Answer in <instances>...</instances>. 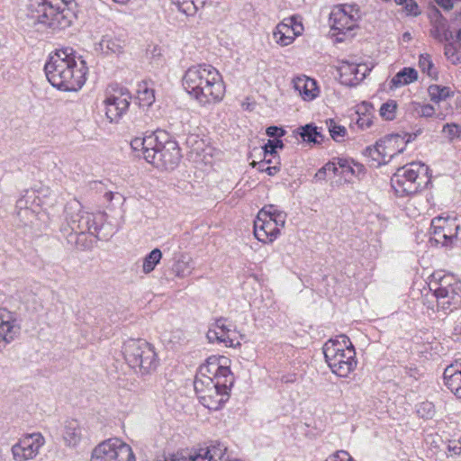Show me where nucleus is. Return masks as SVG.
I'll return each mask as SVG.
<instances>
[{
    "mask_svg": "<svg viewBox=\"0 0 461 461\" xmlns=\"http://www.w3.org/2000/svg\"><path fill=\"white\" fill-rule=\"evenodd\" d=\"M288 24H290L291 26L294 27L296 29V31H300L303 29V26L301 23H297L294 21V18H290L289 19V23H287Z\"/></svg>",
    "mask_w": 461,
    "mask_h": 461,
    "instance_id": "nucleus-62",
    "label": "nucleus"
},
{
    "mask_svg": "<svg viewBox=\"0 0 461 461\" xmlns=\"http://www.w3.org/2000/svg\"><path fill=\"white\" fill-rule=\"evenodd\" d=\"M434 107L430 104H425L421 107V115L424 117H430L434 113Z\"/></svg>",
    "mask_w": 461,
    "mask_h": 461,
    "instance_id": "nucleus-52",
    "label": "nucleus"
},
{
    "mask_svg": "<svg viewBox=\"0 0 461 461\" xmlns=\"http://www.w3.org/2000/svg\"><path fill=\"white\" fill-rule=\"evenodd\" d=\"M74 1L62 0L54 5L48 0H29L26 13L28 26L41 25L52 30H63L69 27L76 18L73 9Z\"/></svg>",
    "mask_w": 461,
    "mask_h": 461,
    "instance_id": "nucleus-3",
    "label": "nucleus"
},
{
    "mask_svg": "<svg viewBox=\"0 0 461 461\" xmlns=\"http://www.w3.org/2000/svg\"><path fill=\"white\" fill-rule=\"evenodd\" d=\"M411 4L406 5L405 8L409 13L413 14L414 15H417L419 14V12H418L419 6L415 2H413L412 0H411Z\"/></svg>",
    "mask_w": 461,
    "mask_h": 461,
    "instance_id": "nucleus-56",
    "label": "nucleus"
},
{
    "mask_svg": "<svg viewBox=\"0 0 461 461\" xmlns=\"http://www.w3.org/2000/svg\"><path fill=\"white\" fill-rule=\"evenodd\" d=\"M396 108V102L394 100H389L382 104L380 108V115L387 121L393 120L395 117Z\"/></svg>",
    "mask_w": 461,
    "mask_h": 461,
    "instance_id": "nucleus-37",
    "label": "nucleus"
},
{
    "mask_svg": "<svg viewBox=\"0 0 461 461\" xmlns=\"http://www.w3.org/2000/svg\"><path fill=\"white\" fill-rule=\"evenodd\" d=\"M286 216V213L285 212H282L276 213V215L271 218L270 220L273 221V222H275V225L277 226V228L279 229V227L283 228L285 226Z\"/></svg>",
    "mask_w": 461,
    "mask_h": 461,
    "instance_id": "nucleus-47",
    "label": "nucleus"
},
{
    "mask_svg": "<svg viewBox=\"0 0 461 461\" xmlns=\"http://www.w3.org/2000/svg\"><path fill=\"white\" fill-rule=\"evenodd\" d=\"M431 23L433 25L431 34L436 40H438L440 37L443 31L447 28V21L446 18L443 17V15L438 9H435L431 15Z\"/></svg>",
    "mask_w": 461,
    "mask_h": 461,
    "instance_id": "nucleus-32",
    "label": "nucleus"
},
{
    "mask_svg": "<svg viewBox=\"0 0 461 461\" xmlns=\"http://www.w3.org/2000/svg\"><path fill=\"white\" fill-rule=\"evenodd\" d=\"M122 354L131 368H139L142 374L155 370L158 365L154 347L144 339H128L122 347Z\"/></svg>",
    "mask_w": 461,
    "mask_h": 461,
    "instance_id": "nucleus-5",
    "label": "nucleus"
},
{
    "mask_svg": "<svg viewBox=\"0 0 461 461\" xmlns=\"http://www.w3.org/2000/svg\"><path fill=\"white\" fill-rule=\"evenodd\" d=\"M445 55L448 58L455 55V50L452 44H448L445 47Z\"/></svg>",
    "mask_w": 461,
    "mask_h": 461,
    "instance_id": "nucleus-58",
    "label": "nucleus"
},
{
    "mask_svg": "<svg viewBox=\"0 0 461 461\" xmlns=\"http://www.w3.org/2000/svg\"><path fill=\"white\" fill-rule=\"evenodd\" d=\"M283 211L277 210L276 206L274 204L265 205L258 214H260L266 218L271 219L276 215L278 212H282Z\"/></svg>",
    "mask_w": 461,
    "mask_h": 461,
    "instance_id": "nucleus-43",
    "label": "nucleus"
},
{
    "mask_svg": "<svg viewBox=\"0 0 461 461\" xmlns=\"http://www.w3.org/2000/svg\"><path fill=\"white\" fill-rule=\"evenodd\" d=\"M326 461H354L347 451L340 450L330 456Z\"/></svg>",
    "mask_w": 461,
    "mask_h": 461,
    "instance_id": "nucleus-44",
    "label": "nucleus"
},
{
    "mask_svg": "<svg viewBox=\"0 0 461 461\" xmlns=\"http://www.w3.org/2000/svg\"><path fill=\"white\" fill-rule=\"evenodd\" d=\"M285 132V130L277 126H270L267 129V134L270 137H281Z\"/></svg>",
    "mask_w": 461,
    "mask_h": 461,
    "instance_id": "nucleus-49",
    "label": "nucleus"
},
{
    "mask_svg": "<svg viewBox=\"0 0 461 461\" xmlns=\"http://www.w3.org/2000/svg\"><path fill=\"white\" fill-rule=\"evenodd\" d=\"M323 354L331 371L339 376L347 377L357 366L354 346L346 335L328 340Z\"/></svg>",
    "mask_w": 461,
    "mask_h": 461,
    "instance_id": "nucleus-4",
    "label": "nucleus"
},
{
    "mask_svg": "<svg viewBox=\"0 0 461 461\" xmlns=\"http://www.w3.org/2000/svg\"><path fill=\"white\" fill-rule=\"evenodd\" d=\"M264 149V158H267V156H271L273 158L277 157L276 149L274 146V142L272 140H268L267 142L263 147Z\"/></svg>",
    "mask_w": 461,
    "mask_h": 461,
    "instance_id": "nucleus-45",
    "label": "nucleus"
},
{
    "mask_svg": "<svg viewBox=\"0 0 461 461\" xmlns=\"http://www.w3.org/2000/svg\"><path fill=\"white\" fill-rule=\"evenodd\" d=\"M193 268L191 258L182 255L172 266V272L177 277H185L191 274Z\"/></svg>",
    "mask_w": 461,
    "mask_h": 461,
    "instance_id": "nucleus-30",
    "label": "nucleus"
},
{
    "mask_svg": "<svg viewBox=\"0 0 461 461\" xmlns=\"http://www.w3.org/2000/svg\"><path fill=\"white\" fill-rule=\"evenodd\" d=\"M329 131L331 138L336 141H339V138H343L347 133L346 128L344 126L336 124L333 120H330Z\"/></svg>",
    "mask_w": 461,
    "mask_h": 461,
    "instance_id": "nucleus-40",
    "label": "nucleus"
},
{
    "mask_svg": "<svg viewBox=\"0 0 461 461\" xmlns=\"http://www.w3.org/2000/svg\"><path fill=\"white\" fill-rule=\"evenodd\" d=\"M419 67L423 73L431 76L430 70L433 68V63L429 54H421L419 59Z\"/></svg>",
    "mask_w": 461,
    "mask_h": 461,
    "instance_id": "nucleus-41",
    "label": "nucleus"
},
{
    "mask_svg": "<svg viewBox=\"0 0 461 461\" xmlns=\"http://www.w3.org/2000/svg\"><path fill=\"white\" fill-rule=\"evenodd\" d=\"M280 233V230L275 222L268 218L258 214L254 221V235L256 239L263 243L275 240Z\"/></svg>",
    "mask_w": 461,
    "mask_h": 461,
    "instance_id": "nucleus-20",
    "label": "nucleus"
},
{
    "mask_svg": "<svg viewBox=\"0 0 461 461\" xmlns=\"http://www.w3.org/2000/svg\"><path fill=\"white\" fill-rule=\"evenodd\" d=\"M443 375L446 386L461 399V364L456 363L447 366Z\"/></svg>",
    "mask_w": 461,
    "mask_h": 461,
    "instance_id": "nucleus-22",
    "label": "nucleus"
},
{
    "mask_svg": "<svg viewBox=\"0 0 461 461\" xmlns=\"http://www.w3.org/2000/svg\"><path fill=\"white\" fill-rule=\"evenodd\" d=\"M443 132H445L450 140L460 137L461 127L456 123H447L443 126Z\"/></svg>",
    "mask_w": 461,
    "mask_h": 461,
    "instance_id": "nucleus-42",
    "label": "nucleus"
},
{
    "mask_svg": "<svg viewBox=\"0 0 461 461\" xmlns=\"http://www.w3.org/2000/svg\"><path fill=\"white\" fill-rule=\"evenodd\" d=\"M81 429L76 420L68 422L65 427L64 440L68 446H77L81 439Z\"/></svg>",
    "mask_w": 461,
    "mask_h": 461,
    "instance_id": "nucleus-29",
    "label": "nucleus"
},
{
    "mask_svg": "<svg viewBox=\"0 0 461 461\" xmlns=\"http://www.w3.org/2000/svg\"><path fill=\"white\" fill-rule=\"evenodd\" d=\"M227 361L228 358L225 357H209L206 362L199 367L197 374L203 376L212 377L215 380L233 377L230 367L226 366Z\"/></svg>",
    "mask_w": 461,
    "mask_h": 461,
    "instance_id": "nucleus-14",
    "label": "nucleus"
},
{
    "mask_svg": "<svg viewBox=\"0 0 461 461\" xmlns=\"http://www.w3.org/2000/svg\"><path fill=\"white\" fill-rule=\"evenodd\" d=\"M342 7L348 14H356L357 15V20L360 18V11L359 8L356 5H339Z\"/></svg>",
    "mask_w": 461,
    "mask_h": 461,
    "instance_id": "nucleus-50",
    "label": "nucleus"
},
{
    "mask_svg": "<svg viewBox=\"0 0 461 461\" xmlns=\"http://www.w3.org/2000/svg\"><path fill=\"white\" fill-rule=\"evenodd\" d=\"M180 12L192 16L203 8L211 0H171Z\"/></svg>",
    "mask_w": 461,
    "mask_h": 461,
    "instance_id": "nucleus-26",
    "label": "nucleus"
},
{
    "mask_svg": "<svg viewBox=\"0 0 461 461\" xmlns=\"http://www.w3.org/2000/svg\"><path fill=\"white\" fill-rule=\"evenodd\" d=\"M447 450L451 456L461 454V441H450L447 446Z\"/></svg>",
    "mask_w": 461,
    "mask_h": 461,
    "instance_id": "nucleus-48",
    "label": "nucleus"
},
{
    "mask_svg": "<svg viewBox=\"0 0 461 461\" xmlns=\"http://www.w3.org/2000/svg\"><path fill=\"white\" fill-rule=\"evenodd\" d=\"M357 15L348 14L342 7L336 6L330 15V23L332 30L338 33L352 31L357 26Z\"/></svg>",
    "mask_w": 461,
    "mask_h": 461,
    "instance_id": "nucleus-19",
    "label": "nucleus"
},
{
    "mask_svg": "<svg viewBox=\"0 0 461 461\" xmlns=\"http://www.w3.org/2000/svg\"><path fill=\"white\" fill-rule=\"evenodd\" d=\"M436 3L444 8L445 10H450L453 8L452 0H435Z\"/></svg>",
    "mask_w": 461,
    "mask_h": 461,
    "instance_id": "nucleus-53",
    "label": "nucleus"
},
{
    "mask_svg": "<svg viewBox=\"0 0 461 461\" xmlns=\"http://www.w3.org/2000/svg\"><path fill=\"white\" fill-rule=\"evenodd\" d=\"M215 384V379L212 377L203 376L196 374L194 381V391L200 399V396L204 393L207 389L212 386Z\"/></svg>",
    "mask_w": 461,
    "mask_h": 461,
    "instance_id": "nucleus-33",
    "label": "nucleus"
},
{
    "mask_svg": "<svg viewBox=\"0 0 461 461\" xmlns=\"http://www.w3.org/2000/svg\"><path fill=\"white\" fill-rule=\"evenodd\" d=\"M406 135L399 133L389 134L378 140L373 147H366L364 154L377 162L378 166L385 165L391 159L402 153L410 140H405Z\"/></svg>",
    "mask_w": 461,
    "mask_h": 461,
    "instance_id": "nucleus-6",
    "label": "nucleus"
},
{
    "mask_svg": "<svg viewBox=\"0 0 461 461\" xmlns=\"http://www.w3.org/2000/svg\"><path fill=\"white\" fill-rule=\"evenodd\" d=\"M215 338H217V331L214 330L210 329L207 332V339L210 341H214Z\"/></svg>",
    "mask_w": 461,
    "mask_h": 461,
    "instance_id": "nucleus-60",
    "label": "nucleus"
},
{
    "mask_svg": "<svg viewBox=\"0 0 461 461\" xmlns=\"http://www.w3.org/2000/svg\"><path fill=\"white\" fill-rule=\"evenodd\" d=\"M429 183V179H427L424 185L422 182L408 180L401 172L394 173L391 177V185L399 197L414 194L423 189Z\"/></svg>",
    "mask_w": 461,
    "mask_h": 461,
    "instance_id": "nucleus-17",
    "label": "nucleus"
},
{
    "mask_svg": "<svg viewBox=\"0 0 461 461\" xmlns=\"http://www.w3.org/2000/svg\"><path fill=\"white\" fill-rule=\"evenodd\" d=\"M314 177L319 179V180H324L325 179V177H326V170H323V167L316 172Z\"/></svg>",
    "mask_w": 461,
    "mask_h": 461,
    "instance_id": "nucleus-57",
    "label": "nucleus"
},
{
    "mask_svg": "<svg viewBox=\"0 0 461 461\" xmlns=\"http://www.w3.org/2000/svg\"><path fill=\"white\" fill-rule=\"evenodd\" d=\"M91 461H136V458L130 445L118 438H112L93 449Z\"/></svg>",
    "mask_w": 461,
    "mask_h": 461,
    "instance_id": "nucleus-9",
    "label": "nucleus"
},
{
    "mask_svg": "<svg viewBox=\"0 0 461 461\" xmlns=\"http://www.w3.org/2000/svg\"><path fill=\"white\" fill-rule=\"evenodd\" d=\"M44 438L40 433H32L24 436L12 447L14 460L25 461L33 458L43 445Z\"/></svg>",
    "mask_w": 461,
    "mask_h": 461,
    "instance_id": "nucleus-12",
    "label": "nucleus"
},
{
    "mask_svg": "<svg viewBox=\"0 0 461 461\" xmlns=\"http://www.w3.org/2000/svg\"><path fill=\"white\" fill-rule=\"evenodd\" d=\"M138 94V98L140 102H142L143 105L149 106L155 101L154 91L152 89L144 87L143 89H140Z\"/></svg>",
    "mask_w": 461,
    "mask_h": 461,
    "instance_id": "nucleus-39",
    "label": "nucleus"
},
{
    "mask_svg": "<svg viewBox=\"0 0 461 461\" xmlns=\"http://www.w3.org/2000/svg\"><path fill=\"white\" fill-rule=\"evenodd\" d=\"M338 165L339 167L342 168V173L350 172L352 175H355L358 177L360 176L361 174H364V167L360 164L354 165L357 167L356 170L355 167L350 166L349 162L347 159L339 158Z\"/></svg>",
    "mask_w": 461,
    "mask_h": 461,
    "instance_id": "nucleus-38",
    "label": "nucleus"
},
{
    "mask_svg": "<svg viewBox=\"0 0 461 461\" xmlns=\"http://www.w3.org/2000/svg\"><path fill=\"white\" fill-rule=\"evenodd\" d=\"M131 95L126 88H122L116 94L111 95L104 100L105 115L111 122H118L128 111Z\"/></svg>",
    "mask_w": 461,
    "mask_h": 461,
    "instance_id": "nucleus-13",
    "label": "nucleus"
},
{
    "mask_svg": "<svg viewBox=\"0 0 461 461\" xmlns=\"http://www.w3.org/2000/svg\"><path fill=\"white\" fill-rule=\"evenodd\" d=\"M430 100L438 103L449 96V89L446 86L431 85L428 88Z\"/></svg>",
    "mask_w": 461,
    "mask_h": 461,
    "instance_id": "nucleus-34",
    "label": "nucleus"
},
{
    "mask_svg": "<svg viewBox=\"0 0 461 461\" xmlns=\"http://www.w3.org/2000/svg\"><path fill=\"white\" fill-rule=\"evenodd\" d=\"M437 301L438 310L452 312L461 304V287L453 276H444L438 282L429 284Z\"/></svg>",
    "mask_w": 461,
    "mask_h": 461,
    "instance_id": "nucleus-7",
    "label": "nucleus"
},
{
    "mask_svg": "<svg viewBox=\"0 0 461 461\" xmlns=\"http://www.w3.org/2000/svg\"><path fill=\"white\" fill-rule=\"evenodd\" d=\"M269 164V161H267V158H263L259 162L253 161L251 166L253 167H258V171L266 172L268 176H275L276 173L280 171V163L276 162L274 166H267Z\"/></svg>",
    "mask_w": 461,
    "mask_h": 461,
    "instance_id": "nucleus-36",
    "label": "nucleus"
},
{
    "mask_svg": "<svg viewBox=\"0 0 461 461\" xmlns=\"http://www.w3.org/2000/svg\"><path fill=\"white\" fill-rule=\"evenodd\" d=\"M296 133L301 136L303 141L313 144H320L324 140V136L318 131L317 126L312 123L305 124L296 130Z\"/></svg>",
    "mask_w": 461,
    "mask_h": 461,
    "instance_id": "nucleus-27",
    "label": "nucleus"
},
{
    "mask_svg": "<svg viewBox=\"0 0 461 461\" xmlns=\"http://www.w3.org/2000/svg\"><path fill=\"white\" fill-rule=\"evenodd\" d=\"M300 34V31H296L294 27L283 22L276 27L273 37L277 44L288 46L294 41V37Z\"/></svg>",
    "mask_w": 461,
    "mask_h": 461,
    "instance_id": "nucleus-24",
    "label": "nucleus"
},
{
    "mask_svg": "<svg viewBox=\"0 0 461 461\" xmlns=\"http://www.w3.org/2000/svg\"><path fill=\"white\" fill-rule=\"evenodd\" d=\"M295 91L303 100L311 101L318 95V87L316 81L307 77H298L294 80Z\"/></svg>",
    "mask_w": 461,
    "mask_h": 461,
    "instance_id": "nucleus-23",
    "label": "nucleus"
},
{
    "mask_svg": "<svg viewBox=\"0 0 461 461\" xmlns=\"http://www.w3.org/2000/svg\"><path fill=\"white\" fill-rule=\"evenodd\" d=\"M418 79V72L412 68H403L391 80L392 87L409 85Z\"/></svg>",
    "mask_w": 461,
    "mask_h": 461,
    "instance_id": "nucleus-28",
    "label": "nucleus"
},
{
    "mask_svg": "<svg viewBox=\"0 0 461 461\" xmlns=\"http://www.w3.org/2000/svg\"><path fill=\"white\" fill-rule=\"evenodd\" d=\"M429 167L421 163H411L410 167H402L397 169L396 172H401L402 175H404L405 178L411 181L415 182H422L423 177L420 176V174H423L427 179H429Z\"/></svg>",
    "mask_w": 461,
    "mask_h": 461,
    "instance_id": "nucleus-25",
    "label": "nucleus"
},
{
    "mask_svg": "<svg viewBox=\"0 0 461 461\" xmlns=\"http://www.w3.org/2000/svg\"><path fill=\"white\" fill-rule=\"evenodd\" d=\"M345 74H350L354 76V79L357 82L362 81L366 77V72L367 68L364 65L348 64L342 68Z\"/></svg>",
    "mask_w": 461,
    "mask_h": 461,
    "instance_id": "nucleus-35",
    "label": "nucleus"
},
{
    "mask_svg": "<svg viewBox=\"0 0 461 461\" xmlns=\"http://www.w3.org/2000/svg\"><path fill=\"white\" fill-rule=\"evenodd\" d=\"M452 39H453V33L448 29V26H447V28L443 31V32L441 33V35L438 39V41L440 42H443V41H449Z\"/></svg>",
    "mask_w": 461,
    "mask_h": 461,
    "instance_id": "nucleus-51",
    "label": "nucleus"
},
{
    "mask_svg": "<svg viewBox=\"0 0 461 461\" xmlns=\"http://www.w3.org/2000/svg\"><path fill=\"white\" fill-rule=\"evenodd\" d=\"M181 157L176 141L169 140L165 134H157V145L152 150L149 163L158 168L172 170L178 165Z\"/></svg>",
    "mask_w": 461,
    "mask_h": 461,
    "instance_id": "nucleus-8",
    "label": "nucleus"
},
{
    "mask_svg": "<svg viewBox=\"0 0 461 461\" xmlns=\"http://www.w3.org/2000/svg\"><path fill=\"white\" fill-rule=\"evenodd\" d=\"M162 258V252L159 249H152L144 258L142 271L144 274L152 272Z\"/></svg>",
    "mask_w": 461,
    "mask_h": 461,
    "instance_id": "nucleus-31",
    "label": "nucleus"
},
{
    "mask_svg": "<svg viewBox=\"0 0 461 461\" xmlns=\"http://www.w3.org/2000/svg\"><path fill=\"white\" fill-rule=\"evenodd\" d=\"M66 220L71 230L76 233H86L89 230V222L94 221V214L82 211L77 200L70 201L65 207Z\"/></svg>",
    "mask_w": 461,
    "mask_h": 461,
    "instance_id": "nucleus-11",
    "label": "nucleus"
},
{
    "mask_svg": "<svg viewBox=\"0 0 461 461\" xmlns=\"http://www.w3.org/2000/svg\"><path fill=\"white\" fill-rule=\"evenodd\" d=\"M21 326L14 314L0 308V348L12 342L20 333Z\"/></svg>",
    "mask_w": 461,
    "mask_h": 461,
    "instance_id": "nucleus-15",
    "label": "nucleus"
},
{
    "mask_svg": "<svg viewBox=\"0 0 461 461\" xmlns=\"http://www.w3.org/2000/svg\"><path fill=\"white\" fill-rule=\"evenodd\" d=\"M323 170L331 171L334 175H338V167L334 162H328L323 166Z\"/></svg>",
    "mask_w": 461,
    "mask_h": 461,
    "instance_id": "nucleus-54",
    "label": "nucleus"
},
{
    "mask_svg": "<svg viewBox=\"0 0 461 461\" xmlns=\"http://www.w3.org/2000/svg\"><path fill=\"white\" fill-rule=\"evenodd\" d=\"M127 43V38L122 34H105L102 37L101 41L95 44V50L101 51L106 56H120L124 53Z\"/></svg>",
    "mask_w": 461,
    "mask_h": 461,
    "instance_id": "nucleus-16",
    "label": "nucleus"
},
{
    "mask_svg": "<svg viewBox=\"0 0 461 461\" xmlns=\"http://www.w3.org/2000/svg\"><path fill=\"white\" fill-rule=\"evenodd\" d=\"M182 84L188 95L202 106L219 103L225 95L222 77L212 65L190 67L182 77Z\"/></svg>",
    "mask_w": 461,
    "mask_h": 461,
    "instance_id": "nucleus-2",
    "label": "nucleus"
},
{
    "mask_svg": "<svg viewBox=\"0 0 461 461\" xmlns=\"http://www.w3.org/2000/svg\"><path fill=\"white\" fill-rule=\"evenodd\" d=\"M420 131H418L415 133H406V132H404L402 135H406L405 140H410V142H411L413 140H415V138L418 136V134H420Z\"/></svg>",
    "mask_w": 461,
    "mask_h": 461,
    "instance_id": "nucleus-63",
    "label": "nucleus"
},
{
    "mask_svg": "<svg viewBox=\"0 0 461 461\" xmlns=\"http://www.w3.org/2000/svg\"><path fill=\"white\" fill-rule=\"evenodd\" d=\"M215 324H216V327L221 329L223 332L229 331V329L223 323L222 318L217 320Z\"/></svg>",
    "mask_w": 461,
    "mask_h": 461,
    "instance_id": "nucleus-59",
    "label": "nucleus"
},
{
    "mask_svg": "<svg viewBox=\"0 0 461 461\" xmlns=\"http://www.w3.org/2000/svg\"><path fill=\"white\" fill-rule=\"evenodd\" d=\"M157 145V134L153 133L143 138L137 137L131 141V147L137 157H143L149 163L152 150Z\"/></svg>",
    "mask_w": 461,
    "mask_h": 461,
    "instance_id": "nucleus-21",
    "label": "nucleus"
},
{
    "mask_svg": "<svg viewBox=\"0 0 461 461\" xmlns=\"http://www.w3.org/2000/svg\"><path fill=\"white\" fill-rule=\"evenodd\" d=\"M288 24H290L291 26L294 27L296 29V31H300L303 29V26L301 23H297L294 21V18H290L289 19V23H287Z\"/></svg>",
    "mask_w": 461,
    "mask_h": 461,
    "instance_id": "nucleus-61",
    "label": "nucleus"
},
{
    "mask_svg": "<svg viewBox=\"0 0 461 461\" xmlns=\"http://www.w3.org/2000/svg\"><path fill=\"white\" fill-rule=\"evenodd\" d=\"M454 330L456 333L461 335V316L456 321Z\"/></svg>",
    "mask_w": 461,
    "mask_h": 461,
    "instance_id": "nucleus-64",
    "label": "nucleus"
},
{
    "mask_svg": "<svg viewBox=\"0 0 461 461\" xmlns=\"http://www.w3.org/2000/svg\"><path fill=\"white\" fill-rule=\"evenodd\" d=\"M441 222L447 223V220L443 217L438 216L431 220L430 230L433 237L429 239L431 244H441L442 246H448L453 243L454 240L457 239V231L459 226H455V233H446L448 226L441 225Z\"/></svg>",
    "mask_w": 461,
    "mask_h": 461,
    "instance_id": "nucleus-18",
    "label": "nucleus"
},
{
    "mask_svg": "<svg viewBox=\"0 0 461 461\" xmlns=\"http://www.w3.org/2000/svg\"><path fill=\"white\" fill-rule=\"evenodd\" d=\"M88 226H89V230H86V232H89L90 234L95 236L96 238L101 239L99 237V231L101 230L103 226H99L97 224L96 216L95 215H94V221L89 222Z\"/></svg>",
    "mask_w": 461,
    "mask_h": 461,
    "instance_id": "nucleus-46",
    "label": "nucleus"
},
{
    "mask_svg": "<svg viewBox=\"0 0 461 461\" xmlns=\"http://www.w3.org/2000/svg\"><path fill=\"white\" fill-rule=\"evenodd\" d=\"M233 383V377L215 380V384L200 396L201 403L211 410L220 409L229 399Z\"/></svg>",
    "mask_w": 461,
    "mask_h": 461,
    "instance_id": "nucleus-10",
    "label": "nucleus"
},
{
    "mask_svg": "<svg viewBox=\"0 0 461 461\" xmlns=\"http://www.w3.org/2000/svg\"><path fill=\"white\" fill-rule=\"evenodd\" d=\"M215 340L219 341V342H224L226 345L229 344L230 347H232L233 346V343H232V339H229V338H226L225 337V334H219L217 332V338H215Z\"/></svg>",
    "mask_w": 461,
    "mask_h": 461,
    "instance_id": "nucleus-55",
    "label": "nucleus"
},
{
    "mask_svg": "<svg viewBox=\"0 0 461 461\" xmlns=\"http://www.w3.org/2000/svg\"><path fill=\"white\" fill-rule=\"evenodd\" d=\"M48 81L56 88L77 91L86 83L87 67L84 60H77L72 49L57 50L50 55L44 66Z\"/></svg>",
    "mask_w": 461,
    "mask_h": 461,
    "instance_id": "nucleus-1",
    "label": "nucleus"
}]
</instances>
